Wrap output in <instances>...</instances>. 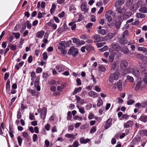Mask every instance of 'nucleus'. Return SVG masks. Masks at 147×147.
Wrapping results in <instances>:
<instances>
[{
	"mask_svg": "<svg viewBox=\"0 0 147 147\" xmlns=\"http://www.w3.org/2000/svg\"><path fill=\"white\" fill-rule=\"evenodd\" d=\"M96 131V127L93 126L92 127L90 130V134H92L95 132Z\"/></svg>",
	"mask_w": 147,
	"mask_h": 147,
	"instance_id": "52",
	"label": "nucleus"
},
{
	"mask_svg": "<svg viewBox=\"0 0 147 147\" xmlns=\"http://www.w3.org/2000/svg\"><path fill=\"white\" fill-rule=\"evenodd\" d=\"M103 104V101L100 98H99L98 100V102L97 103V106L98 107L101 106Z\"/></svg>",
	"mask_w": 147,
	"mask_h": 147,
	"instance_id": "36",
	"label": "nucleus"
},
{
	"mask_svg": "<svg viewBox=\"0 0 147 147\" xmlns=\"http://www.w3.org/2000/svg\"><path fill=\"white\" fill-rule=\"evenodd\" d=\"M29 119L31 120H32L34 119V116L32 113H30L29 116Z\"/></svg>",
	"mask_w": 147,
	"mask_h": 147,
	"instance_id": "62",
	"label": "nucleus"
},
{
	"mask_svg": "<svg viewBox=\"0 0 147 147\" xmlns=\"http://www.w3.org/2000/svg\"><path fill=\"white\" fill-rule=\"evenodd\" d=\"M108 49V47L107 46H105L103 48L99 49V51L101 52H104L107 50Z\"/></svg>",
	"mask_w": 147,
	"mask_h": 147,
	"instance_id": "44",
	"label": "nucleus"
},
{
	"mask_svg": "<svg viewBox=\"0 0 147 147\" xmlns=\"http://www.w3.org/2000/svg\"><path fill=\"white\" fill-rule=\"evenodd\" d=\"M77 107L79 109V112L81 114H84L85 113L84 109L79 107L78 106Z\"/></svg>",
	"mask_w": 147,
	"mask_h": 147,
	"instance_id": "59",
	"label": "nucleus"
},
{
	"mask_svg": "<svg viewBox=\"0 0 147 147\" xmlns=\"http://www.w3.org/2000/svg\"><path fill=\"white\" fill-rule=\"evenodd\" d=\"M24 62L22 61L18 63H17L15 66V68L18 70L20 67H21L23 65Z\"/></svg>",
	"mask_w": 147,
	"mask_h": 147,
	"instance_id": "24",
	"label": "nucleus"
},
{
	"mask_svg": "<svg viewBox=\"0 0 147 147\" xmlns=\"http://www.w3.org/2000/svg\"><path fill=\"white\" fill-rule=\"evenodd\" d=\"M111 13H106L105 15V17L108 22H110L112 20V18L111 16Z\"/></svg>",
	"mask_w": 147,
	"mask_h": 147,
	"instance_id": "14",
	"label": "nucleus"
},
{
	"mask_svg": "<svg viewBox=\"0 0 147 147\" xmlns=\"http://www.w3.org/2000/svg\"><path fill=\"white\" fill-rule=\"evenodd\" d=\"M105 44V42H101L97 43L96 44V45L98 48H100L103 46Z\"/></svg>",
	"mask_w": 147,
	"mask_h": 147,
	"instance_id": "46",
	"label": "nucleus"
},
{
	"mask_svg": "<svg viewBox=\"0 0 147 147\" xmlns=\"http://www.w3.org/2000/svg\"><path fill=\"white\" fill-rule=\"evenodd\" d=\"M111 45L112 48L114 50L117 51L120 50L121 47L118 43L114 42L112 43Z\"/></svg>",
	"mask_w": 147,
	"mask_h": 147,
	"instance_id": "6",
	"label": "nucleus"
},
{
	"mask_svg": "<svg viewBox=\"0 0 147 147\" xmlns=\"http://www.w3.org/2000/svg\"><path fill=\"white\" fill-rule=\"evenodd\" d=\"M33 61V57L32 56L30 55L28 57V63H32Z\"/></svg>",
	"mask_w": 147,
	"mask_h": 147,
	"instance_id": "57",
	"label": "nucleus"
},
{
	"mask_svg": "<svg viewBox=\"0 0 147 147\" xmlns=\"http://www.w3.org/2000/svg\"><path fill=\"white\" fill-rule=\"evenodd\" d=\"M133 125V121H129L126 122L124 124V128H128L129 127H131Z\"/></svg>",
	"mask_w": 147,
	"mask_h": 147,
	"instance_id": "11",
	"label": "nucleus"
},
{
	"mask_svg": "<svg viewBox=\"0 0 147 147\" xmlns=\"http://www.w3.org/2000/svg\"><path fill=\"white\" fill-rule=\"evenodd\" d=\"M35 73L34 72H32L31 74V80L33 81L36 78Z\"/></svg>",
	"mask_w": 147,
	"mask_h": 147,
	"instance_id": "48",
	"label": "nucleus"
},
{
	"mask_svg": "<svg viewBox=\"0 0 147 147\" xmlns=\"http://www.w3.org/2000/svg\"><path fill=\"white\" fill-rule=\"evenodd\" d=\"M81 10L83 12H87L88 11V9L87 8V3L84 1L82 3L80 6Z\"/></svg>",
	"mask_w": 147,
	"mask_h": 147,
	"instance_id": "5",
	"label": "nucleus"
},
{
	"mask_svg": "<svg viewBox=\"0 0 147 147\" xmlns=\"http://www.w3.org/2000/svg\"><path fill=\"white\" fill-rule=\"evenodd\" d=\"M78 53V49L74 47H70L67 53L68 55H71L74 58L77 57Z\"/></svg>",
	"mask_w": 147,
	"mask_h": 147,
	"instance_id": "2",
	"label": "nucleus"
},
{
	"mask_svg": "<svg viewBox=\"0 0 147 147\" xmlns=\"http://www.w3.org/2000/svg\"><path fill=\"white\" fill-rule=\"evenodd\" d=\"M56 8V6L55 3L52 4V7L50 9V13L51 14H53L54 12V11Z\"/></svg>",
	"mask_w": 147,
	"mask_h": 147,
	"instance_id": "22",
	"label": "nucleus"
},
{
	"mask_svg": "<svg viewBox=\"0 0 147 147\" xmlns=\"http://www.w3.org/2000/svg\"><path fill=\"white\" fill-rule=\"evenodd\" d=\"M121 20H118L117 21L115 24V27L117 29L120 28L121 24Z\"/></svg>",
	"mask_w": 147,
	"mask_h": 147,
	"instance_id": "30",
	"label": "nucleus"
},
{
	"mask_svg": "<svg viewBox=\"0 0 147 147\" xmlns=\"http://www.w3.org/2000/svg\"><path fill=\"white\" fill-rule=\"evenodd\" d=\"M114 36L115 34H114L113 33L109 32L107 34L106 37L107 39L110 40L112 39Z\"/></svg>",
	"mask_w": 147,
	"mask_h": 147,
	"instance_id": "23",
	"label": "nucleus"
},
{
	"mask_svg": "<svg viewBox=\"0 0 147 147\" xmlns=\"http://www.w3.org/2000/svg\"><path fill=\"white\" fill-rule=\"evenodd\" d=\"M65 14V12L64 11H62L58 14V16L60 18H63Z\"/></svg>",
	"mask_w": 147,
	"mask_h": 147,
	"instance_id": "61",
	"label": "nucleus"
},
{
	"mask_svg": "<svg viewBox=\"0 0 147 147\" xmlns=\"http://www.w3.org/2000/svg\"><path fill=\"white\" fill-rule=\"evenodd\" d=\"M128 34V31L127 30H125L123 33L122 36L123 38H125L126 35H127Z\"/></svg>",
	"mask_w": 147,
	"mask_h": 147,
	"instance_id": "60",
	"label": "nucleus"
},
{
	"mask_svg": "<svg viewBox=\"0 0 147 147\" xmlns=\"http://www.w3.org/2000/svg\"><path fill=\"white\" fill-rule=\"evenodd\" d=\"M120 7L118 9L119 10L117 11L118 13H122V14L125 13V9L123 7L120 9Z\"/></svg>",
	"mask_w": 147,
	"mask_h": 147,
	"instance_id": "37",
	"label": "nucleus"
},
{
	"mask_svg": "<svg viewBox=\"0 0 147 147\" xmlns=\"http://www.w3.org/2000/svg\"><path fill=\"white\" fill-rule=\"evenodd\" d=\"M146 15L140 13H137L136 14V16L137 18H143L146 16Z\"/></svg>",
	"mask_w": 147,
	"mask_h": 147,
	"instance_id": "29",
	"label": "nucleus"
},
{
	"mask_svg": "<svg viewBox=\"0 0 147 147\" xmlns=\"http://www.w3.org/2000/svg\"><path fill=\"white\" fill-rule=\"evenodd\" d=\"M127 79L128 80L131 82H133L134 81V79L133 78L129 75H127Z\"/></svg>",
	"mask_w": 147,
	"mask_h": 147,
	"instance_id": "47",
	"label": "nucleus"
},
{
	"mask_svg": "<svg viewBox=\"0 0 147 147\" xmlns=\"http://www.w3.org/2000/svg\"><path fill=\"white\" fill-rule=\"evenodd\" d=\"M65 136L66 137L68 138H72L73 139H74L75 138V136L72 134H66Z\"/></svg>",
	"mask_w": 147,
	"mask_h": 147,
	"instance_id": "34",
	"label": "nucleus"
},
{
	"mask_svg": "<svg viewBox=\"0 0 147 147\" xmlns=\"http://www.w3.org/2000/svg\"><path fill=\"white\" fill-rule=\"evenodd\" d=\"M17 140L19 146H21L23 141L22 139L20 136H18L17 137Z\"/></svg>",
	"mask_w": 147,
	"mask_h": 147,
	"instance_id": "35",
	"label": "nucleus"
},
{
	"mask_svg": "<svg viewBox=\"0 0 147 147\" xmlns=\"http://www.w3.org/2000/svg\"><path fill=\"white\" fill-rule=\"evenodd\" d=\"M124 0H118L116 1L115 3V5L117 7V9L119 8L120 5L123 4L124 3Z\"/></svg>",
	"mask_w": 147,
	"mask_h": 147,
	"instance_id": "12",
	"label": "nucleus"
},
{
	"mask_svg": "<svg viewBox=\"0 0 147 147\" xmlns=\"http://www.w3.org/2000/svg\"><path fill=\"white\" fill-rule=\"evenodd\" d=\"M99 70L102 72H104L106 70V68L103 65H100L99 67Z\"/></svg>",
	"mask_w": 147,
	"mask_h": 147,
	"instance_id": "49",
	"label": "nucleus"
},
{
	"mask_svg": "<svg viewBox=\"0 0 147 147\" xmlns=\"http://www.w3.org/2000/svg\"><path fill=\"white\" fill-rule=\"evenodd\" d=\"M114 58V55L113 54L110 55L109 56V61L110 62H112L113 61V60Z\"/></svg>",
	"mask_w": 147,
	"mask_h": 147,
	"instance_id": "42",
	"label": "nucleus"
},
{
	"mask_svg": "<svg viewBox=\"0 0 147 147\" xmlns=\"http://www.w3.org/2000/svg\"><path fill=\"white\" fill-rule=\"evenodd\" d=\"M138 51H142L144 53H146L147 52V49L144 47H139L138 48Z\"/></svg>",
	"mask_w": 147,
	"mask_h": 147,
	"instance_id": "32",
	"label": "nucleus"
},
{
	"mask_svg": "<svg viewBox=\"0 0 147 147\" xmlns=\"http://www.w3.org/2000/svg\"><path fill=\"white\" fill-rule=\"evenodd\" d=\"M128 62L126 60H123L120 63V66L122 69L124 70V71L123 72V75H125L127 74V71L126 69L127 67L128 66Z\"/></svg>",
	"mask_w": 147,
	"mask_h": 147,
	"instance_id": "3",
	"label": "nucleus"
},
{
	"mask_svg": "<svg viewBox=\"0 0 147 147\" xmlns=\"http://www.w3.org/2000/svg\"><path fill=\"white\" fill-rule=\"evenodd\" d=\"M137 9V8L136 5H131L130 7V10L131 11H136Z\"/></svg>",
	"mask_w": 147,
	"mask_h": 147,
	"instance_id": "39",
	"label": "nucleus"
},
{
	"mask_svg": "<svg viewBox=\"0 0 147 147\" xmlns=\"http://www.w3.org/2000/svg\"><path fill=\"white\" fill-rule=\"evenodd\" d=\"M21 107L20 109H20V111L21 112L24 111L25 109V107L24 106V105L23 103H21Z\"/></svg>",
	"mask_w": 147,
	"mask_h": 147,
	"instance_id": "58",
	"label": "nucleus"
},
{
	"mask_svg": "<svg viewBox=\"0 0 147 147\" xmlns=\"http://www.w3.org/2000/svg\"><path fill=\"white\" fill-rule=\"evenodd\" d=\"M134 102V101L133 100L131 99L128 100L127 101V103L128 105H131Z\"/></svg>",
	"mask_w": 147,
	"mask_h": 147,
	"instance_id": "56",
	"label": "nucleus"
},
{
	"mask_svg": "<svg viewBox=\"0 0 147 147\" xmlns=\"http://www.w3.org/2000/svg\"><path fill=\"white\" fill-rule=\"evenodd\" d=\"M117 63L116 62H114L112 64L111 69V71H113L114 70L117 66Z\"/></svg>",
	"mask_w": 147,
	"mask_h": 147,
	"instance_id": "41",
	"label": "nucleus"
},
{
	"mask_svg": "<svg viewBox=\"0 0 147 147\" xmlns=\"http://www.w3.org/2000/svg\"><path fill=\"white\" fill-rule=\"evenodd\" d=\"M127 74L129 73H132L136 77L139 76L140 73L139 71L138 68L134 67V68L131 67H128L127 69Z\"/></svg>",
	"mask_w": 147,
	"mask_h": 147,
	"instance_id": "1",
	"label": "nucleus"
},
{
	"mask_svg": "<svg viewBox=\"0 0 147 147\" xmlns=\"http://www.w3.org/2000/svg\"><path fill=\"white\" fill-rule=\"evenodd\" d=\"M74 119L75 120L78 119L79 121H82V117L78 116H75L74 118Z\"/></svg>",
	"mask_w": 147,
	"mask_h": 147,
	"instance_id": "53",
	"label": "nucleus"
},
{
	"mask_svg": "<svg viewBox=\"0 0 147 147\" xmlns=\"http://www.w3.org/2000/svg\"><path fill=\"white\" fill-rule=\"evenodd\" d=\"M67 119L68 120H70L72 118V114L71 111H68L67 113Z\"/></svg>",
	"mask_w": 147,
	"mask_h": 147,
	"instance_id": "40",
	"label": "nucleus"
},
{
	"mask_svg": "<svg viewBox=\"0 0 147 147\" xmlns=\"http://www.w3.org/2000/svg\"><path fill=\"white\" fill-rule=\"evenodd\" d=\"M112 119L111 118L109 119L106 121V124L105 125V129H107L109 128L112 125Z\"/></svg>",
	"mask_w": 147,
	"mask_h": 147,
	"instance_id": "8",
	"label": "nucleus"
},
{
	"mask_svg": "<svg viewBox=\"0 0 147 147\" xmlns=\"http://www.w3.org/2000/svg\"><path fill=\"white\" fill-rule=\"evenodd\" d=\"M45 146L46 147H49L50 144L49 142L47 140H46L45 141Z\"/></svg>",
	"mask_w": 147,
	"mask_h": 147,
	"instance_id": "63",
	"label": "nucleus"
},
{
	"mask_svg": "<svg viewBox=\"0 0 147 147\" xmlns=\"http://www.w3.org/2000/svg\"><path fill=\"white\" fill-rule=\"evenodd\" d=\"M88 95L90 96L93 98H95L98 96L97 94L94 91H91L89 92H88Z\"/></svg>",
	"mask_w": 147,
	"mask_h": 147,
	"instance_id": "15",
	"label": "nucleus"
},
{
	"mask_svg": "<svg viewBox=\"0 0 147 147\" xmlns=\"http://www.w3.org/2000/svg\"><path fill=\"white\" fill-rule=\"evenodd\" d=\"M43 58L44 60L46 61L47 59L48 58V55L47 52H45L43 53Z\"/></svg>",
	"mask_w": 147,
	"mask_h": 147,
	"instance_id": "50",
	"label": "nucleus"
},
{
	"mask_svg": "<svg viewBox=\"0 0 147 147\" xmlns=\"http://www.w3.org/2000/svg\"><path fill=\"white\" fill-rule=\"evenodd\" d=\"M121 51L125 54H128L129 53V50L128 48L125 47H124L121 50Z\"/></svg>",
	"mask_w": 147,
	"mask_h": 147,
	"instance_id": "26",
	"label": "nucleus"
},
{
	"mask_svg": "<svg viewBox=\"0 0 147 147\" xmlns=\"http://www.w3.org/2000/svg\"><path fill=\"white\" fill-rule=\"evenodd\" d=\"M92 39L95 40L94 42H99L102 41L103 38L102 37H100V35L99 34H95L92 37Z\"/></svg>",
	"mask_w": 147,
	"mask_h": 147,
	"instance_id": "7",
	"label": "nucleus"
},
{
	"mask_svg": "<svg viewBox=\"0 0 147 147\" xmlns=\"http://www.w3.org/2000/svg\"><path fill=\"white\" fill-rule=\"evenodd\" d=\"M90 139L88 138L85 139L84 137L81 138L80 139V142L81 144H86L89 142Z\"/></svg>",
	"mask_w": 147,
	"mask_h": 147,
	"instance_id": "10",
	"label": "nucleus"
},
{
	"mask_svg": "<svg viewBox=\"0 0 147 147\" xmlns=\"http://www.w3.org/2000/svg\"><path fill=\"white\" fill-rule=\"evenodd\" d=\"M82 89V88L79 87L78 88H75L74 90V92L72 93V94L73 95H74L76 94L77 93L80 92Z\"/></svg>",
	"mask_w": 147,
	"mask_h": 147,
	"instance_id": "20",
	"label": "nucleus"
},
{
	"mask_svg": "<svg viewBox=\"0 0 147 147\" xmlns=\"http://www.w3.org/2000/svg\"><path fill=\"white\" fill-rule=\"evenodd\" d=\"M38 93L37 92L34 91L32 94V96H35L36 97H38Z\"/></svg>",
	"mask_w": 147,
	"mask_h": 147,
	"instance_id": "55",
	"label": "nucleus"
},
{
	"mask_svg": "<svg viewBox=\"0 0 147 147\" xmlns=\"http://www.w3.org/2000/svg\"><path fill=\"white\" fill-rule=\"evenodd\" d=\"M97 31L98 34H101L103 35H105L107 33L106 30L104 29L98 30Z\"/></svg>",
	"mask_w": 147,
	"mask_h": 147,
	"instance_id": "33",
	"label": "nucleus"
},
{
	"mask_svg": "<svg viewBox=\"0 0 147 147\" xmlns=\"http://www.w3.org/2000/svg\"><path fill=\"white\" fill-rule=\"evenodd\" d=\"M119 75L118 72H116L115 73L111 74L109 78V81L112 83L113 82L114 80H117L119 78Z\"/></svg>",
	"mask_w": 147,
	"mask_h": 147,
	"instance_id": "4",
	"label": "nucleus"
},
{
	"mask_svg": "<svg viewBox=\"0 0 147 147\" xmlns=\"http://www.w3.org/2000/svg\"><path fill=\"white\" fill-rule=\"evenodd\" d=\"M86 49L88 51L92 50L93 48L91 47V45L89 44H87L84 46Z\"/></svg>",
	"mask_w": 147,
	"mask_h": 147,
	"instance_id": "31",
	"label": "nucleus"
},
{
	"mask_svg": "<svg viewBox=\"0 0 147 147\" xmlns=\"http://www.w3.org/2000/svg\"><path fill=\"white\" fill-rule=\"evenodd\" d=\"M54 21L53 20H51L48 23V24L50 27H53L54 30H55L57 28V25L53 23Z\"/></svg>",
	"mask_w": 147,
	"mask_h": 147,
	"instance_id": "13",
	"label": "nucleus"
},
{
	"mask_svg": "<svg viewBox=\"0 0 147 147\" xmlns=\"http://www.w3.org/2000/svg\"><path fill=\"white\" fill-rule=\"evenodd\" d=\"M141 85V83L140 81L136 83V86L135 88V90L136 91H138L140 88Z\"/></svg>",
	"mask_w": 147,
	"mask_h": 147,
	"instance_id": "27",
	"label": "nucleus"
},
{
	"mask_svg": "<svg viewBox=\"0 0 147 147\" xmlns=\"http://www.w3.org/2000/svg\"><path fill=\"white\" fill-rule=\"evenodd\" d=\"M47 112V109L45 107H43L42 109V111L40 113V117L42 119H45Z\"/></svg>",
	"mask_w": 147,
	"mask_h": 147,
	"instance_id": "9",
	"label": "nucleus"
},
{
	"mask_svg": "<svg viewBox=\"0 0 147 147\" xmlns=\"http://www.w3.org/2000/svg\"><path fill=\"white\" fill-rule=\"evenodd\" d=\"M141 107L142 108H147V100H145L141 102Z\"/></svg>",
	"mask_w": 147,
	"mask_h": 147,
	"instance_id": "28",
	"label": "nucleus"
},
{
	"mask_svg": "<svg viewBox=\"0 0 147 147\" xmlns=\"http://www.w3.org/2000/svg\"><path fill=\"white\" fill-rule=\"evenodd\" d=\"M71 39L72 40L73 42L74 43L78 44V42H79V39L76 38H71Z\"/></svg>",
	"mask_w": 147,
	"mask_h": 147,
	"instance_id": "51",
	"label": "nucleus"
},
{
	"mask_svg": "<svg viewBox=\"0 0 147 147\" xmlns=\"http://www.w3.org/2000/svg\"><path fill=\"white\" fill-rule=\"evenodd\" d=\"M139 120L144 122L147 121V116L144 114L142 115L139 118Z\"/></svg>",
	"mask_w": 147,
	"mask_h": 147,
	"instance_id": "16",
	"label": "nucleus"
},
{
	"mask_svg": "<svg viewBox=\"0 0 147 147\" xmlns=\"http://www.w3.org/2000/svg\"><path fill=\"white\" fill-rule=\"evenodd\" d=\"M9 76V74L8 73H6L5 74L4 76V79L6 80L8 78Z\"/></svg>",
	"mask_w": 147,
	"mask_h": 147,
	"instance_id": "64",
	"label": "nucleus"
},
{
	"mask_svg": "<svg viewBox=\"0 0 147 147\" xmlns=\"http://www.w3.org/2000/svg\"><path fill=\"white\" fill-rule=\"evenodd\" d=\"M140 133L141 136H146L147 137V130H141L139 131Z\"/></svg>",
	"mask_w": 147,
	"mask_h": 147,
	"instance_id": "21",
	"label": "nucleus"
},
{
	"mask_svg": "<svg viewBox=\"0 0 147 147\" xmlns=\"http://www.w3.org/2000/svg\"><path fill=\"white\" fill-rule=\"evenodd\" d=\"M79 143L78 141L76 140L74 141L73 144L72 145H71L73 147H78L79 146Z\"/></svg>",
	"mask_w": 147,
	"mask_h": 147,
	"instance_id": "43",
	"label": "nucleus"
},
{
	"mask_svg": "<svg viewBox=\"0 0 147 147\" xmlns=\"http://www.w3.org/2000/svg\"><path fill=\"white\" fill-rule=\"evenodd\" d=\"M10 81L8 80L7 81L6 83V91L7 93L8 92H9L10 90Z\"/></svg>",
	"mask_w": 147,
	"mask_h": 147,
	"instance_id": "17",
	"label": "nucleus"
},
{
	"mask_svg": "<svg viewBox=\"0 0 147 147\" xmlns=\"http://www.w3.org/2000/svg\"><path fill=\"white\" fill-rule=\"evenodd\" d=\"M43 32H38L36 34L37 37L39 38H42L43 36Z\"/></svg>",
	"mask_w": 147,
	"mask_h": 147,
	"instance_id": "38",
	"label": "nucleus"
},
{
	"mask_svg": "<svg viewBox=\"0 0 147 147\" xmlns=\"http://www.w3.org/2000/svg\"><path fill=\"white\" fill-rule=\"evenodd\" d=\"M140 11L143 13H147V7H141L139 9Z\"/></svg>",
	"mask_w": 147,
	"mask_h": 147,
	"instance_id": "25",
	"label": "nucleus"
},
{
	"mask_svg": "<svg viewBox=\"0 0 147 147\" xmlns=\"http://www.w3.org/2000/svg\"><path fill=\"white\" fill-rule=\"evenodd\" d=\"M119 42L121 45H125L127 44V41L124 38L121 37L119 40Z\"/></svg>",
	"mask_w": 147,
	"mask_h": 147,
	"instance_id": "18",
	"label": "nucleus"
},
{
	"mask_svg": "<svg viewBox=\"0 0 147 147\" xmlns=\"http://www.w3.org/2000/svg\"><path fill=\"white\" fill-rule=\"evenodd\" d=\"M32 138L33 142H35L38 140L37 135L36 134H34L32 137Z\"/></svg>",
	"mask_w": 147,
	"mask_h": 147,
	"instance_id": "54",
	"label": "nucleus"
},
{
	"mask_svg": "<svg viewBox=\"0 0 147 147\" xmlns=\"http://www.w3.org/2000/svg\"><path fill=\"white\" fill-rule=\"evenodd\" d=\"M20 109H18L17 112V118L19 119H20L22 117L21 111H20Z\"/></svg>",
	"mask_w": 147,
	"mask_h": 147,
	"instance_id": "45",
	"label": "nucleus"
},
{
	"mask_svg": "<svg viewBox=\"0 0 147 147\" xmlns=\"http://www.w3.org/2000/svg\"><path fill=\"white\" fill-rule=\"evenodd\" d=\"M117 84L118 89L119 90L121 91L122 89V81L121 80H119Z\"/></svg>",
	"mask_w": 147,
	"mask_h": 147,
	"instance_id": "19",
	"label": "nucleus"
}]
</instances>
